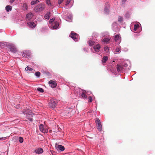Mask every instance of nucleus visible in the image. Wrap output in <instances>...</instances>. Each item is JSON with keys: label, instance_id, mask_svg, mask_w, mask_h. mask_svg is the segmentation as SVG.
<instances>
[{"label": "nucleus", "instance_id": "14", "mask_svg": "<svg viewBox=\"0 0 155 155\" xmlns=\"http://www.w3.org/2000/svg\"><path fill=\"white\" fill-rule=\"evenodd\" d=\"M59 26V23L58 21H55L53 24L52 28L53 29H56Z\"/></svg>", "mask_w": 155, "mask_h": 155}, {"label": "nucleus", "instance_id": "20", "mask_svg": "<svg viewBox=\"0 0 155 155\" xmlns=\"http://www.w3.org/2000/svg\"><path fill=\"white\" fill-rule=\"evenodd\" d=\"M58 150H60L61 151H63L64 150V147L61 145H58L57 147Z\"/></svg>", "mask_w": 155, "mask_h": 155}, {"label": "nucleus", "instance_id": "34", "mask_svg": "<svg viewBox=\"0 0 155 155\" xmlns=\"http://www.w3.org/2000/svg\"><path fill=\"white\" fill-rule=\"evenodd\" d=\"M37 91H39L41 93H43L44 92V90L42 88H40V87H38V88H37Z\"/></svg>", "mask_w": 155, "mask_h": 155}, {"label": "nucleus", "instance_id": "8", "mask_svg": "<svg viewBox=\"0 0 155 155\" xmlns=\"http://www.w3.org/2000/svg\"><path fill=\"white\" fill-rule=\"evenodd\" d=\"M49 104V106L52 108H55L57 105V103L54 100L51 101Z\"/></svg>", "mask_w": 155, "mask_h": 155}, {"label": "nucleus", "instance_id": "37", "mask_svg": "<svg viewBox=\"0 0 155 155\" xmlns=\"http://www.w3.org/2000/svg\"><path fill=\"white\" fill-rule=\"evenodd\" d=\"M55 19V18H53L51 19L49 21V23L50 24H51L53 22Z\"/></svg>", "mask_w": 155, "mask_h": 155}, {"label": "nucleus", "instance_id": "22", "mask_svg": "<svg viewBox=\"0 0 155 155\" xmlns=\"http://www.w3.org/2000/svg\"><path fill=\"white\" fill-rule=\"evenodd\" d=\"M97 129L98 130L100 131H101L102 129V126L101 123H100V124H97Z\"/></svg>", "mask_w": 155, "mask_h": 155}, {"label": "nucleus", "instance_id": "1", "mask_svg": "<svg viewBox=\"0 0 155 155\" xmlns=\"http://www.w3.org/2000/svg\"><path fill=\"white\" fill-rule=\"evenodd\" d=\"M128 65L126 63H123L122 64H117V69L118 72H122L125 68L127 67Z\"/></svg>", "mask_w": 155, "mask_h": 155}, {"label": "nucleus", "instance_id": "41", "mask_svg": "<svg viewBox=\"0 0 155 155\" xmlns=\"http://www.w3.org/2000/svg\"><path fill=\"white\" fill-rule=\"evenodd\" d=\"M46 3L48 5H49L50 4V0H47L46 1Z\"/></svg>", "mask_w": 155, "mask_h": 155}, {"label": "nucleus", "instance_id": "23", "mask_svg": "<svg viewBox=\"0 0 155 155\" xmlns=\"http://www.w3.org/2000/svg\"><path fill=\"white\" fill-rule=\"evenodd\" d=\"M5 9L7 12H8L11 11L12 10V7L10 5H7L5 7Z\"/></svg>", "mask_w": 155, "mask_h": 155}, {"label": "nucleus", "instance_id": "3", "mask_svg": "<svg viewBox=\"0 0 155 155\" xmlns=\"http://www.w3.org/2000/svg\"><path fill=\"white\" fill-rule=\"evenodd\" d=\"M8 47L9 48L10 51L12 52L15 53L17 51V49L16 46L13 44L11 43L8 44Z\"/></svg>", "mask_w": 155, "mask_h": 155}, {"label": "nucleus", "instance_id": "13", "mask_svg": "<svg viewBox=\"0 0 155 155\" xmlns=\"http://www.w3.org/2000/svg\"><path fill=\"white\" fill-rule=\"evenodd\" d=\"M27 24L31 28H34L36 26V24L33 21L28 22Z\"/></svg>", "mask_w": 155, "mask_h": 155}, {"label": "nucleus", "instance_id": "31", "mask_svg": "<svg viewBox=\"0 0 155 155\" xmlns=\"http://www.w3.org/2000/svg\"><path fill=\"white\" fill-rule=\"evenodd\" d=\"M25 71H32L33 70V69L32 68H30L28 66H27L26 67L25 69Z\"/></svg>", "mask_w": 155, "mask_h": 155}, {"label": "nucleus", "instance_id": "21", "mask_svg": "<svg viewBox=\"0 0 155 155\" xmlns=\"http://www.w3.org/2000/svg\"><path fill=\"white\" fill-rule=\"evenodd\" d=\"M121 47L120 46H119L114 51L115 53H119L121 52Z\"/></svg>", "mask_w": 155, "mask_h": 155}, {"label": "nucleus", "instance_id": "18", "mask_svg": "<svg viewBox=\"0 0 155 155\" xmlns=\"http://www.w3.org/2000/svg\"><path fill=\"white\" fill-rule=\"evenodd\" d=\"M51 16V12H48L46 13L44 16V18L46 19H49Z\"/></svg>", "mask_w": 155, "mask_h": 155}, {"label": "nucleus", "instance_id": "2", "mask_svg": "<svg viewBox=\"0 0 155 155\" xmlns=\"http://www.w3.org/2000/svg\"><path fill=\"white\" fill-rule=\"evenodd\" d=\"M86 91L83 90L79 89V93L80 97L81 98L85 99L87 98V96L86 95Z\"/></svg>", "mask_w": 155, "mask_h": 155}, {"label": "nucleus", "instance_id": "24", "mask_svg": "<svg viewBox=\"0 0 155 155\" xmlns=\"http://www.w3.org/2000/svg\"><path fill=\"white\" fill-rule=\"evenodd\" d=\"M108 60V57L107 56H104L102 59V61L103 64L106 63Z\"/></svg>", "mask_w": 155, "mask_h": 155}, {"label": "nucleus", "instance_id": "11", "mask_svg": "<svg viewBox=\"0 0 155 155\" xmlns=\"http://www.w3.org/2000/svg\"><path fill=\"white\" fill-rule=\"evenodd\" d=\"M49 84L51 85V87L53 88H55L57 86L56 82L52 80L50 81L49 82Z\"/></svg>", "mask_w": 155, "mask_h": 155}, {"label": "nucleus", "instance_id": "25", "mask_svg": "<svg viewBox=\"0 0 155 155\" xmlns=\"http://www.w3.org/2000/svg\"><path fill=\"white\" fill-rule=\"evenodd\" d=\"M139 28V25L137 24H136L134 25V30L135 31H136Z\"/></svg>", "mask_w": 155, "mask_h": 155}, {"label": "nucleus", "instance_id": "47", "mask_svg": "<svg viewBox=\"0 0 155 155\" xmlns=\"http://www.w3.org/2000/svg\"><path fill=\"white\" fill-rule=\"evenodd\" d=\"M3 30H0V32H2V31H2Z\"/></svg>", "mask_w": 155, "mask_h": 155}, {"label": "nucleus", "instance_id": "4", "mask_svg": "<svg viewBox=\"0 0 155 155\" xmlns=\"http://www.w3.org/2000/svg\"><path fill=\"white\" fill-rule=\"evenodd\" d=\"M70 36L71 38L75 42L77 41L79 39V35L76 33L74 32L73 31L71 32Z\"/></svg>", "mask_w": 155, "mask_h": 155}, {"label": "nucleus", "instance_id": "43", "mask_svg": "<svg viewBox=\"0 0 155 155\" xmlns=\"http://www.w3.org/2000/svg\"><path fill=\"white\" fill-rule=\"evenodd\" d=\"M127 0H122V4H124L126 2Z\"/></svg>", "mask_w": 155, "mask_h": 155}, {"label": "nucleus", "instance_id": "35", "mask_svg": "<svg viewBox=\"0 0 155 155\" xmlns=\"http://www.w3.org/2000/svg\"><path fill=\"white\" fill-rule=\"evenodd\" d=\"M40 74L41 73L39 71H37L35 73V75L38 78L40 76Z\"/></svg>", "mask_w": 155, "mask_h": 155}, {"label": "nucleus", "instance_id": "27", "mask_svg": "<svg viewBox=\"0 0 155 155\" xmlns=\"http://www.w3.org/2000/svg\"><path fill=\"white\" fill-rule=\"evenodd\" d=\"M110 39L107 38H104L102 40V41L105 43H107L109 41Z\"/></svg>", "mask_w": 155, "mask_h": 155}, {"label": "nucleus", "instance_id": "36", "mask_svg": "<svg viewBox=\"0 0 155 155\" xmlns=\"http://www.w3.org/2000/svg\"><path fill=\"white\" fill-rule=\"evenodd\" d=\"M19 140L20 143H22L23 142V139L22 137H19Z\"/></svg>", "mask_w": 155, "mask_h": 155}, {"label": "nucleus", "instance_id": "26", "mask_svg": "<svg viewBox=\"0 0 155 155\" xmlns=\"http://www.w3.org/2000/svg\"><path fill=\"white\" fill-rule=\"evenodd\" d=\"M39 2V1L38 0H33V1L31 2V5H33Z\"/></svg>", "mask_w": 155, "mask_h": 155}, {"label": "nucleus", "instance_id": "45", "mask_svg": "<svg viewBox=\"0 0 155 155\" xmlns=\"http://www.w3.org/2000/svg\"><path fill=\"white\" fill-rule=\"evenodd\" d=\"M68 18L70 20H71L72 19V17L71 16L70 17H68Z\"/></svg>", "mask_w": 155, "mask_h": 155}, {"label": "nucleus", "instance_id": "15", "mask_svg": "<svg viewBox=\"0 0 155 155\" xmlns=\"http://www.w3.org/2000/svg\"><path fill=\"white\" fill-rule=\"evenodd\" d=\"M22 56L25 58H28L30 57V54L29 53V51H25L23 52L22 54Z\"/></svg>", "mask_w": 155, "mask_h": 155}, {"label": "nucleus", "instance_id": "46", "mask_svg": "<svg viewBox=\"0 0 155 155\" xmlns=\"http://www.w3.org/2000/svg\"><path fill=\"white\" fill-rule=\"evenodd\" d=\"M3 139V138H0V140H2Z\"/></svg>", "mask_w": 155, "mask_h": 155}, {"label": "nucleus", "instance_id": "38", "mask_svg": "<svg viewBox=\"0 0 155 155\" xmlns=\"http://www.w3.org/2000/svg\"><path fill=\"white\" fill-rule=\"evenodd\" d=\"M88 101L89 102H92L93 100L92 97H89L88 98Z\"/></svg>", "mask_w": 155, "mask_h": 155}, {"label": "nucleus", "instance_id": "9", "mask_svg": "<svg viewBox=\"0 0 155 155\" xmlns=\"http://www.w3.org/2000/svg\"><path fill=\"white\" fill-rule=\"evenodd\" d=\"M39 129L43 133H47L48 132V130L46 128H44L43 125L42 124L40 125Z\"/></svg>", "mask_w": 155, "mask_h": 155}, {"label": "nucleus", "instance_id": "5", "mask_svg": "<svg viewBox=\"0 0 155 155\" xmlns=\"http://www.w3.org/2000/svg\"><path fill=\"white\" fill-rule=\"evenodd\" d=\"M26 112H23V113L25 114H26L27 118L31 122L32 121V119L31 117H33V115L32 113L31 112V111L28 110L27 113H26Z\"/></svg>", "mask_w": 155, "mask_h": 155}, {"label": "nucleus", "instance_id": "19", "mask_svg": "<svg viewBox=\"0 0 155 155\" xmlns=\"http://www.w3.org/2000/svg\"><path fill=\"white\" fill-rule=\"evenodd\" d=\"M33 16V15L32 13L30 12L26 15V18L27 19L30 20L32 17Z\"/></svg>", "mask_w": 155, "mask_h": 155}, {"label": "nucleus", "instance_id": "16", "mask_svg": "<svg viewBox=\"0 0 155 155\" xmlns=\"http://www.w3.org/2000/svg\"><path fill=\"white\" fill-rule=\"evenodd\" d=\"M109 5L108 3L105 5V7L104 8V12L105 14H108L109 11Z\"/></svg>", "mask_w": 155, "mask_h": 155}, {"label": "nucleus", "instance_id": "42", "mask_svg": "<svg viewBox=\"0 0 155 155\" xmlns=\"http://www.w3.org/2000/svg\"><path fill=\"white\" fill-rule=\"evenodd\" d=\"M15 0H10L9 2L11 4L15 1Z\"/></svg>", "mask_w": 155, "mask_h": 155}, {"label": "nucleus", "instance_id": "32", "mask_svg": "<svg viewBox=\"0 0 155 155\" xmlns=\"http://www.w3.org/2000/svg\"><path fill=\"white\" fill-rule=\"evenodd\" d=\"M95 123H96V124L97 125L98 124H100V123H101V122H100V120L99 119V118H96V120H95Z\"/></svg>", "mask_w": 155, "mask_h": 155}, {"label": "nucleus", "instance_id": "44", "mask_svg": "<svg viewBox=\"0 0 155 155\" xmlns=\"http://www.w3.org/2000/svg\"><path fill=\"white\" fill-rule=\"evenodd\" d=\"M19 107H20V106H19V104L16 105V106L15 107L16 108H18H18H19Z\"/></svg>", "mask_w": 155, "mask_h": 155}, {"label": "nucleus", "instance_id": "12", "mask_svg": "<svg viewBox=\"0 0 155 155\" xmlns=\"http://www.w3.org/2000/svg\"><path fill=\"white\" fill-rule=\"evenodd\" d=\"M101 47L100 45L99 44H97L94 47V51L96 52H99L100 50Z\"/></svg>", "mask_w": 155, "mask_h": 155}, {"label": "nucleus", "instance_id": "17", "mask_svg": "<svg viewBox=\"0 0 155 155\" xmlns=\"http://www.w3.org/2000/svg\"><path fill=\"white\" fill-rule=\"evenodd\" d=\"M96 43L94 39H91L89 40L88 43L90 46L93 45Z\"/></svg>", "mask_w": 155, "mask_h": 155}, {"label": "nucleus", "instance_id": "33", "mask_svg": "<svg viewBox=\"0 0 155 155\" xmlns=\"http://www.w3.org/2000/svg\"><path fill=\"white\" fill-rule=\"evenodd\" d=\"M118 21L119 22H121L123 21V19L122 17L120 16H119L118 17Z\"/></svg>", "mask_w": 155, "mask_h": 155}, {"label": "nucleus", "instance_id": "30", "mask_svg": "<svg viewBox=\"0 0 155 155\" xmlns=\"http://www.w3.org/2000/svg\"><path fill=\"white\" fill-rule=\"evenodd\" d=\"M22 7L25 10H27L28 9V7L26 3H23L22 5Z\"/></svg>", "mask_w": 155, "mask_h": 155}, {"label": "nucleus", "instance_id": "10", "mask_svg": "<svg viewBox=\"0 0 155 155\" xmlns=\"http://www.w3.org/2000/svg\"><path fill=\"white\" fill-rule=\"evenodd\" d=\"M44 152L43 149L41 147H39L36 149L34 151L37 154H42Z\"/></svg>", "mask_w": 155, "mask_h": 155}, {"label": "nucleus", "instance_id": "40", "mask_svg": "<svg viewBox=\"0 0 155 155\" xmlns=\"http://www.w3.org/2000/svg\"><path fill=\"white\" fill-rule=\"evenodd\" d=\"M64 0H58V3L59 5L61 4Z\"/></svg>", "mask_w": 155, "mask_h": 155}, {"label": "nucleus", "instance_id": "29", "mask_svg": "<svg viewBox=\"0 0 155 155\" xmlns=\"http://www.w3.org/2000/svg\"><path fill=\"white\" fill-rule=\"evenodd\" d=\"M71 1V0H66V3H65V6L66 7H67L68 5L69 4V3ZM71 6L69 7L68 6L67 7H66V8H70Z\"/></svg>", "mask_w": 155, "mask_h": 155}, {"label": "nucleus", "instance_id": "6", "mask_svg": "<svg viewBox=\"0 0 155 155\" xmlns=\"http://www.w3.org/2000/svg\"><path fill=\"white\" fill-rule=\"evenodd\" d=\"M44 8V5L40 4L38 5L35 8V10L36 12H39L42 11Z\"/></svg>", "mask_w": 155, "mask_h": 155}, {"label": "nucleus", "instance_id": "28", "mask_svg": "<svg viewBox=\"0 0 155 155\" xmlns=\"http://www.w3.org/2000/svg\"><path fill=\"white\" fill-rule=\"evenodd\" d=\"M104 51L107 53H109L110 52V50L109 49V48L107 47H105L104 48Z\"/></svg>", "mask_w": 155, "mask_h": 155}, {"label": "nucleus", "instance_id": "7", "mask_svg": "<svg viewBox=\"0 0 155 155\" xmlns=\"http://www.w3.org/2000/svg\"><path fill=\"white\" fill-rule=\"evenodd\" d=\"M114 39L117 44H119L121 41V37L118 35L115 36Z\"/></svg>", "mask_w": 155, "mask_h": 155}, {"label": "nucleus", "instance_id": "39", "mask_svg": "<svg viewBox=\"0 0 155 155\" xmlns=\"http://www.w3.org/2000/svg\"><path fill=\"white\" fill-rule=\"evenodd\" d=\"M112 25L113 26H114L116 28H117V23L116 22L113 23L112 24Z\"/></svg>", "mask_w": 155, "mask_h": 155}]
</instances>
